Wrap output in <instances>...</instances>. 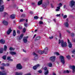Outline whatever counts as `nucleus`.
Instances as JSON below:
<instances>
[{
  "instance_id": "nucleus-3",
  "label": "nucleus",
  "mask_w": 75,
  "mask_h": 75,
  "mask_svg": "<svg viewBox=\"0 0 75 75\" xmlns=\"http://www.w3.org/2000/svg\"><path fill=\"white\" fill-rule=\"evenodd\" d=\"M1 3H3V0H0V5ZM4 10V5L0 6V11H3Z\"/></svg>"
},
{
  "instance_id": "nucleus-11",
  "label": "nucleus",
  "mask_w": 75,
  "mask_h": 75,
  "mask_svg": "<svg viewBox=\"0 0 75 75\" xmlns=\"http://www.w3.org/2000/svg\"><path fill=\"white\" fill-rule=\"evenodd\" d=\"M28 38V37L26 36V37H24L23 38V42L25 43H26L27 42V39Z\"/></svg>"
},
{
  "instance_id": "nucleus-16",
  "label": "nucleus",
  "mask_w": 75,
  "mask_h": 75,
  "mask_svg": "<svg viewBox=\"0 0 75 75\" xmlns=\"http://www.w3.org/2000/svg\"><path fill=\"white\" fill-rule=\"evenodd\" d=\"M23 73L22 72H16L15 75H23Z\"/></svg>"
},
{
  "instance_id": "nucleus-64",
  "label": "nucleus",
  "mask_w": 75,
  "mask_h": 75,
  "mask_svg": "<svg viewBox=\"0 0 75 75\" xmlns=\"http://www.w3.org/2000/svg\"><path fill=\"white\" fill-rule=\"evenodd\" d=\"M67 32L68 33H70V31H69V30H67Z\"/></svg>"
},
{
  "instance_id": "nucleus-42",
  "label": "nucleus",
  "mask_w": 75,
  "mask_h": 75,
  "mask_svg": "<svg viewBox=\"0 0 75 75\" xmlns=\"http://www.w3.org/2000/svg\"><path fill=\"white\" fill-rule=\"evenodd\" d=\"M72 52L73 54H75V49L73 50L72 51Z\"/></svg>"
},
{
  "instance_id": "nucleus-9",
  "label": "nucleus",
  "mask_w": 75,
  "mask_h": 75,
  "mask_svg": "<svg viewBox=\"0 0 75 75\" xmlns=\"http://www.w3.org/2000/svg\"><path fill=\"white\" fill-rule=\"evenodd\" d=\"M67 42L68 43L69 47V48H72V44H71V43L69 41V39H67Z\"/></svg>"
},
{
  "instance_id": "nucleus-8",
  "label": "nucleus",
  "mask_w": 75,
  "mask_h": 75,
  "mask_svg": "<svg viewBox=\"0 0 75 75\" xmlns=\"http://www.w3.org/2000/svg\"><path fill=\"white\" fill-rule=\"evenodd\" d=\"M70 69H72V70L73 73H74L75 72V66H70Z\"/></svg>"
},
{
  "instance_id": "nucleus-15",
  "label": "nucleus",
  "mask_w": 75,
  "mask_h": 75,
  "mask_svg": "<svg viewBox=\"0 0 75 75\" xmlns=\"http://www.w3.org/2000/svg\"><path fill=\"white\" fill-rule=\"evenodd\" d=\"M12 31V30H11V28H9L7 32V34L8 35H9L11 32Z\"/></svg>"
},
{
  "instance_id": "nucleus-29",
  "label": "nucleus",
  "mask_w": 75,
  "mask_h": 75,
  "mask_svg": "<svg viewBox=\"0 0 75 75\" xmlns=\"http://www.w3.org/2000/svg\"><path fill=\"white\" fill-rule=\"evenodd\" d=\"M8 15V14L6 12H4V16H3L4 17H6L5 16H7Z\"/></svg>"
},
{
  "instance_id": "nucleus-36",
  "label": "nucleus",
  "mask_w": 75,
  "mask_h": 75,
  "mask_svg": "<svg viewBox=\"0 0 75 75\" xmlns=\"http://www.w3.org/2000/svg\"><path fill=\"white\" fill-rule=\"evenodd\" d=\"M43 23V22H42V21H40L39 22V24H43V23Z\"/></svg>"
},
{
  "instance_id": "nucleus-31",
  "label": "nucleus",
  "mask_w": 75,
  "mask_h": 75,
  "mask_svg": "<svg viewBox=\"0 0 75 75\" xmlns=\"http://www.w3.org/2000/svg\"><path fill=\"white\" fill-rule=\"evenodd\" d=\"M49 4V1H47L45 3V6H47V5H48Z\"/></svg>"
},
{
  "instance_id": "nucleus-10",
  "label": "nucleus",
  "mask_w": 75,
  "mask_h": 75,
  "mask_svg": "<svg viewBox=\"0 0 75 75\" xmlns=\"http://www.w3.org/2000/svg\"><path fill=\"white\" fill-rule=\"evenodd\" d=\"M64 25L66 27H68L69 24L68 23V19H67V22L64 23Z\"/></svg>"
},
{
  "instance_id": "nucleus-12",
  "label": "nucleus",
  "mask_w": 75,
  "mask_h": 75,
  "mask_svg": "<svg viewBox=\"0 0 75 75\" xmlns=\"http://www.w3.org/2000/svg\"><path fill=\"white\" fill-rule=\"evenodd\" d=\"M23 35H24L23 34H21L20 36L18 37L17 40H21L23 38Z\"/></svg>"
},
{
  "instance_id": "nucleus-1",
  "label": "nucleus",
  "mask_w": 75,
  "mask_h": 75,
  "mask_svg": "<svg viewBox=\"0 0 75 75\" xmlns=\"http://www.w3.org/2000/svg\"><path fill=\"white\" fill-rule=\"evenodd\" d=\"M61 44V46L63 47H66L67 46V44L66 42H65L64 40H59L58 44Z\"/></svg>"
},
{
  "instance_id": "nucleus-22",
  "label": "nucleus",
  "mask_w": 75,
  "mask_h": 75,
  "mask_svg": "<svg viewBox=\"0 0 75 75\" xmlns=\"http://www.w3.org/2000/svg\"><path fill=\"white\" fill-rule=\"evenodd\" d=\"M38 53L40 54H42L44 52V51L42 50H40L38 52Z\"/></svg>"
},
{
  "instance_id": "nucleus-44",
  "label": "nucleus",
  "mask_w": 75,
  "mask_h": 75,
  "mask_svg": "<svg viewBox=\"0 0 75 75\" xmlns=\"http://www.w3.org/2000/svg\"><path fill=\"white\" fill-rule=\"evenodd\" d=\"M25 20V19H22L20 20V22H22V21H24Z\"/></svg>"
},
{
  "instance_id": "nucleus-41",
  "label": "nucleus",
  "mask_w": 75,
  "mask_h": 75,
  "mask_svg": "<svg viewBox=\"0 0 75 75\" xmlns=\"http://www.w3.org/2000/svg\"><path fill=\"white\" fill-rule=\"evenodd\" d=\"M2 58L4 59H6V56H3L2 57Z\"/></svg>"
},
{
  "instance_id": "nucleus-6",
  "label": "nucleus",
  "mask_w": 75,
  "mask_h": 75,
  "mask_svg": "<svg viewBox=\"0 0 75 75\" xmlns=\"http://www.w3.org/2000/svg\"><path fill=\"white\" fill-rule=\"evenodd\" d=\"M16 68L18 69H21L23 68V67H22V66L21 65V64H18L17 65Z\"/></svg>"
},
{
  "instance_id": "nucleus-27",
  "label": "nucleus",
  "mask_w": 75,
  "mask_h": 75,
  "mask_svg": "<svg viewBox=\"0 0 75 75\" xmlns=\"http://www.w3.org/2000/svg\"><path fill=\"white\" fill-rule=\"evenodd\" d=\"M3 52V49L1 48L0 49V53H2Z\"/></svg>"
},
{
  "instance_id": "nucleus-40",
  "label": "nucleus",
  "mask_w": 75,
  "mask_h": 75,
  "mask_svg": "<svg viewBox=\"0 0 75 75\" xmlns=\"http://www.w3.org/2000/svg\"><path fill=\"white\" fill-rule=\"evenodd\" d=\"M25 31H26V29L25 28H24L23 29V32L25 33Z\"/></svg>"
},
{
  "instance_id": "nucleus-5",
  "label": "nucleus",
  "mask_w": 75,
  "mask_h": 75,
  "mask_svg": "<svg viewBox=\"0 0 75 75\" xmlns=\"http://www.w3.org/2000/svg\"><path fill=\"white\" fill-rule=\"evenodd\" d=\"M60 59L61 62H62L63 64H64L65 62V60H64V57L63 56H60Z\"/></svg>"
},
{
  "instance_id": "nucleus-26",
  "label": "nucleus",
  "mask_w": 75,
  "mask_h": 75,
  "mask_svg": "<svg viewBox=\"0 0 75 75\" xmlns=\"http://www.w3.org/2000/svg\"><path fill=\"white\" fill-rule=\"evenodd\" d=\"M41 38L40 36H38L36 38V40H40Z\"/></svg>"
},
{
  "instance_id": "nucleus-4",
  "label": "nucleus",
  "mask_w": 75,
  "mask_h": 75,
  "mask_svg": "<svg viewBox=\"0 0 75 75\" xmlns=\"http://www.w3.org/2000/svg\"><path fill=\"white\" fill-rule=\"evenodd\" d=\"M44 70L45 71L44 72V74L45 75H47L49 73V71L48 70H47V67H45L44 68Z\"/></svg>"
},
{
  "instance_id": "nucleus-63",
  "label": "nucleus",
  "mask_w": 75,
  "mask_h": 75,
  "mask_svg": "<svg viewBox=\"0 0 75 75\" xmlns=\"http://www.w3.org/2000/svg\"><path fill=\"white\" fill-rule=\"evenodd\" d=\"M9 61H13V59H10Z\"/></svg>"
},
{
  "instance_id": "nucleus-62",
  "label": "nucleus",
  "mask_w": 75,
  "mask_h": 75,
  "mask_svg": "<svg viewBox=\"0 0 75 75\" xmlns=\"http://www.w3.org/2000/svg\"><path fill=\"white\" fill-rule=\"evenodd\" d=\"M23 52H26V50H23Z\"/></svg>"
},
{
  "instance_id": "nucleus-46",
  "label": "nucleus",
  "mask_w": 75,
  "mask_h": 75,
  "mask_svg": "<svg viewBox=\"0 0 75 75\" xmlns=\"http://www.w3.org/2000/svg\"><path fill=\"white\" fill-rule=\"evenodd\" d=\"M10 58H11V57H7V59L9 61L10 59Z\"/></svg>"
},
{
  "instance_id": "nucleus-30",
  "label": "nucleus",
  "mask_w": 75,
  "mask_h": 75,
  "mask_svg": "<svg viewBox=\"0 0 75 75\" xmlns=\"http://www.w3.org/2000/svg\"><path fill=\"white\" fill-rule=\"evenodd\" d=\"M7 47L6 45H4V50L6 51L7 50Z\"/></svg>"
},
{
  "instance_id": "nucleus-21",
  "label": "nucleus",
  "mask_w": 75,
  "mask_h": 75,
  "mask_svg": "<svg viewBox=\"0 0 75 75\" xmlns=\"http://www.w3.org/2000/svg\"><path fill=\"white\" fill-rule=\"evenodd\" d=\"M0 42L1 44H4L5 42V40H4L2 39L0 40Z\"/></svg>"
},
{
  "instance_id": "nucleus-51",
  "label": "nucleus",
  "mask_w": 75,
  "mask_h": 75,
  "mask_svg": "<svg viewBox=\"0 0 75 75\" xmlns=\"http://www.w3.org/2000/svg\"><path fill=\"white\" fill-rule=\"evenodd\" d=\"M9 65H10V64H9V63H7L6 64V67H8V66H9Z\"/></svg>"
},
{
  "instance_id": "nucleus-37",
  "label": "nucleus",
  "mask_w": 75,
  "mask_h": 75,
  "mask_svg": "<svg viewBox=\"0 0 75 75\" xmlns=\"http://www.w3.org/2000/svg\"><path fill=\"white\" fill-rule=\"evenodd\" d=\"M34 18L35 20H37V19H38V16H35L34 17Z\"/></svg>"
},
{
  "instance_id": "nucleus-32",
  "label": "nucleus",
  "mask_w": 75,
  "mask_h": 75,
  "mask_svg": "<svg viewBox=\"0 0 75 75\" xmlns=\"http://www.w3.org/2000/svg\"><path fill=\"white\" fill-rule=\"evenodd\" d=\"M48 65L50 67H52V63H50L48 64Z\"/></svg>"
},
{
  "instance_id": "nucleus-54",
  "label": "nucleus",
  "mask_w": 75,
  "mask_h": 75,
  "mask_svg": "<svg viewBox=\"0 0 75 75\" xmlns=\"http://www.w3.org/2000/svg\"><path fill=\"white\" fill-rule=\"evenodd\" d=\"M66 7H67V6L66 5H64L63 6L64 8H66Z\"/></svg>"
},
{
  "instance_id": "nucleus-52",
  "label": "nucleus",
  "mask_w": 75,
  "mask_h": 75,
  "mask_svg": "<svg viewBox=\"0 0 75 75\" xmlns=\"http://www.w3.org/2000/svg\"><path fill=\"white\" fill-rule=\"evenodd\" d=\"M38 72L39 73H40V74L42 73V71L41 70L38 71Z\"/></svg>"
},
{
  "instance_id": "nucleus-23",
  "label": "nucleus",
  "mask_w": 75,
  "mask_h": 75,
  "mask_svg": "<svg viewBox=\"0 0 75 75\" xmlns=\"http://www.w3.org/2000/svg\"><path fill=\"white\" fill-rule=\"evenodd\" d=\"M60 6H57V8L56 9V11H59V10L60 9Z\"/></svg>"
},
{
  "instance_id": "nucleus-2",
  "label": "nucleus",
  "mask_w": 75,
  "mask_h": 75,
  "mask_svg": "<svg viewBox=\"0 0 75 75\" xmlns=\"http://www.w3.org/2000/svg\"><path fill=\"white\" fill-rule=\"evenodd\" d=\"M69 5L71 8H74L75 7V2L74 1H71L69 3Z\"/></svg>"
},
{
  "instance_id": "nucleus-18",
  "label": "nucleus",
  "mask_w": 75,
  "mask_h": 75,
  "mask_svg": "<svg viewBox=\"0 0 75 75\" xmlns=\"http://www.w3.org/2000/svg\"><path fill=\"white\" fill-rule=\"evenodd\" d=\"M43 2V0H41L38 1V6H40V5H41V4H42V3Z\"/></svg>"
},
{
  "instance_id": "nucleus-60",
  "label": "nucleus",
  "mask_w": 75,
  "mask_h": 75,
  "mask_svg": "<svg viewBox=\"0 0 75 75\" xmlns=\"http://www.w3.org/2000/svg\"><path fill=\"white\" fill-rule=\"evenodd\" d=\"M51 6L52 8H54V6L52 5V4H51Z\"/></svg>"
},
{
  "instance_id": "nucleus-38",
  "label": "nucleus",
  "mask_w": 75,
  "mask_h": 75,
  "mask_svg": "<svg viewBox=\"0 0 75 75\" xmlns=\"http://www.w3.org/2000/svg\"><path fill=\"white\" fill-rule=\"evenodd\" d=\"M48 50V47H46L45 49L44 50H43L44 51V52H46Z\"/></svg>"
},
{
  "instance_id": "nucleus-48",
  "label": "nucleus",
  "mask_w": 75,
  "mask_h": 75,
  "mask_svg": "<svg viewBox=\"0 0 75 75\" xmlns=\"http://www.w3.org/2000/svg\"><path fill=\"white\" fill-rule=\"evenodd\" d=\"M22 17H25L26 16V15L25 14H23L22 15Z\"/></svg>"
},
{
  "instance_id": "nucleus-24",
  "label": "nucleus",
  "mask_w": 75,
  "mask_h": 75,
  "mask_svg": "<svg viewBox=\"0 0 75 75\" xmlns=\"http://www.w3.org/2000/svg\"><path fill=\"white\" fill-rule=\"evenodd\" d=\"M15 15H12L11 16H10V18H11L12 19H14V18H15Z\"/></svg>"
},
{
  "instance_id": "nucleus-59",
  "label": "nucleus",
  "mask_w": 75,
  "mask_h": 75,
  "mask_svg": "<svg viewBox=\"0 0 75 75\" xmlns=\"http://www.w3.org/2000/svg\"><path fill=\"white\" fill-rule=\"evenodd\" d=\"M20 11L21 12H23V9H21L20 10Z\"/></svg>"
},
{
  "instance_id": "nucleus-34",
  "label": "nucleus",
  "mask_w": 75,
  "mask_h": 75,
  "mask_svg": "<svg viewBox=\"0 0 75 75\" xmlns=\"http://www.w3.org/2000/svg\"><path fill=\"white\" fill-rule=\"evenodd\" d=\"M54 54L55 55H59V53L58 52H55Z\"/></svg>"
},
{
  "instance_id": "nucleus-13",
  "label": "nucleus",
  "mask_w": 75,
  "mask_h": 75,
  "mask_svg": "<svg viewBox=\"0 0 75 75\" xmlns=\"http://www.w3.org/2000/svg\"><path fill=\"white\" fill-rule=\"evenodd\" d=\"M40 66V64H38L37 65H36V66H33V69H34V70H35V69H37V68H38V67H39Z\"/></svg>"
},
{
  "instance_id": "nucleus-49",
  "label": "nucleus",
  "mask_w": 75,
  "mask_h": 75,
  "mask_svg": "<svg viewBox=\"0 0 75 75\" xmlns=\"http://www.w3.org/2000/svg\"><path fill=\"white\" fill-rule=\"evenodd\" d=\"M52 38H53V36H52L49 37V39H50V40H51V39H52Z\"/></svg>"
},
{
  "instance_id": "nucleus-35",
  "label": "nucleus",
  "mask_w": 75,
  "mask_h": 75,
  "mask_svg": "<svg viewBox=\"0 0 75 75\" xmlns=\"http://www.w3.org/2000/svg\"><path fill=\"white\" fill-rule=\"evenodd\" d=\"M69 72L68 70H65L64 71V73H69Z\"/></svg>"
},
{
  "instance_id": "nucleus-7",
  "label": "nucleus",
  "mask_w": 75,
  "mask_h": 75,
  "mask_svg": "<svg viewBox=\"0 0 75 75\" xmlns=\"http://www.w3.org/2000/svg\"><path fill=\"white\" fill-rule=\"evenodd\" d=\"M50 59L52 62H54L55 60V56H53L50 58Z\"/></svg>"
},
{
  "instance_id": "nucleus-56",
  "label": "nucleus",
  "mask_w": 75,
  "mask_h": 75,
  "mask_svg": "<svg viewBox=\"0 0 75 75\" xmlns=\"http://www.w3.org/2000/svg\"><path fill=\"white\" fill-rule=\"evenodd\" d=\"M1 69H4V67H1Z\"/></svg>"
},
{
  "instance_id": "nucleus-47",
  "label": "nucleus",
  "mask_w": 75,
  "mask_h": 75,
  "mask_svg": "<svg viewBox=\"0 0 75 75\" xmlns=\"http://www.w3.org/2000/svg\"><path fill=\"white\" fill-rule=\"evenodd\" d=\"M56 16L57 17H60V16H61V14H57L56 15Z\"/></svg>"
},
{
  "instance_id": "nucleus-45",
  "label": "nucleus",
  "mask_w": 75,
  "mask_h": 75,
  "mask_svg": "<svg viewBox=\"0 0 75 75\" xmlns=\"http://www.w3.org/2000/svg\"><path fill=\"white\" fill-rule=\"evenodd\" d=\"M71 35L72 37H74V35H75V34L74 33H72L71 34Z\"/></svg>"
},
{
  "instance_id": "nucleus-43",
  "label": "nucleus",
  "mask_w": 75,
  "mask_h": 75,
  "mask_svg": "<svg viewBox=\"0 0 75 75\" xmlns=\"http://www.w3.org/2000/svg\"><path fill=\"white\" fill-rule=\"evenodd\" d=\"M67 15H65L63 16V18H67Z\"/></svg>"
},
{
  "instance_id": "nucleus-58",
  "label": "nucleus",
  "mask_w": 75,
  "mask_h": 75,
  "mask_svg": "<svg viewBox=\"0 0 75 75\" xmlns=\"http://www.w3.org/2000/svg\"><path fill=\"white\" fill-rule=\"evenodd\" d=\"M59 38H61V33L59 34Z\"/></svg>"
},
{
  "instance_id": "nucleus-14",
  "label": "nucleus",
  "mask_w": 75,
  "mask_h": 75,
  "mask_svg": "<svg viewBox=\"0 0 75 75\" xmlns=\"http://www.w3.org/2000/svg\"><path fill=\"white\" fill-rule=\"evenodd\" d=\"M7 73L5 71H0V75H6Z\"/></svg>"
},
{
  "instance_id": "nucleus-33",
  "label": "nucleus",
  "mask_w": 75,
  "mask_h": 75,
  "mask_svg": "<svg viewBox=\"0 0 75 75\" xmlns=\"http://www.w3.org/2000/svg\"><path fill=\"white\" fill-rule=\"evenodd\" d=\"M67 58H68V59H71V57L70 56L68 55L67 56Z\"/></svg>"
},
{
  "instance_id": "nucleus-55",
  "label": "nucleus",
  "mask_w": 75,
  "mask_h": 75,
  "mask_svg": "<svg viewBox=\"0 0 75 75\" xmlns=\"http://www.w3.org/2000/svg\"><path fill=\"white\" fill-rule=\"evenodd\" d=\"M17 33L18 34H19L20 33V31L19 30H17Z\"/></svg>"
},
{
  "instance_id": "nucleus-61",
  "label": "nucleus",
  "mask_w": 75,
  "mask_h": 75,
  "mask_svg": "<svg viewBox=\"0 0 75 75\" xmlns=\"http://www.w3.org/2000/svg\"><path fill=\"white\" fill-rule=\"evenodd\" d=\"M52 75H56V74H55V73L53 72V73Z\"/></svg>"
},
{
  "instance_id": "nucleus-53",
  "label": "nucleus",
  "mask_w": 75,
  "mask_h": 75,
  "mask_svg": "<svg viewBox=\"0 0 75 75\" xmlns=\"http://www.w3.org/2000/svg\"><path fill=\"white\" fill-rule=\"evenodd\" d=\"M24 26L25 27H27V24L26 23H25L24 24Z\"/></svg>"
},
{
  "instance_id": "nucleus-20",
  "label": "nucleus",
  "mask_w": 75,
  "mask_h": 75,
  "mask_svg": "<svg viewBox=\"0 0 75 75\" xmlns=\"http://www.w3.org/2000/svg\"><path fill=\"white\" fill-rule=\"evenodd\" d=\"M33 55H35V59H36L38 58V55L36 54L35 53H34Z\"/></svg>"
},
{
  "instance_id": "nucleus-39",
  "label": "nucleus",
  "mask_w": 75,
  "mask_h": 75,
  "mask_svg": "<svg viewBox=\"0 0 75 75\" xmlns=\"http://www.w3.org/2000/svg\"><path fill=\"white\" fill-rule=\"evenodd\" d=\"M58 6L61 7V6H62V3H59L58 5Z\"/></svg>"
},
{
  "instance_id": "nucleus-25",
  "label": "nucleus",
  "mask_w": 75,
  "mask_h": 75,
  "mask_svg": "<svg viewBox=\"0 0 75 75\" xmlns=\"http://www.w3.org/2000/svg\"><path fill=\"white\" fill-rule=\"evenodd\" d=\"M16 35V30H14L13 33V37H15Z\"/></svg>"
},
{
  "instance_id": "nucleus-19",
  "label": "nucleus",
  "mask_w": 75,
  "mask_h": 75,
  "mask_svg": "<svg viewBox=\"0 0 75 75\" xmlns=\"http://www.w3.org/2000/svg\"><path fill=\"white\" fill-rule=\"evenodd\" d=\"M9 53L10 54H11V55H16V53L13 51L10 52Z\"/></svg>"
},
{
  "instance_id": "nucleus-57",
  "label": "nucleus",
  "mask_w": 75,
  "mask_h": 75,
  "mask_svg": "<svg viewBox=\"0 0 75 75\" xmlns=\"http://www.w3.org/2000/svg\"><path fill=\"white\" fill-rule=\"evenodd\" d=\"M30 13L31 14H33V12L30 11Z\"/></svg>"
},
{
  "instance_id": "nucleus-28",
  "label": "nucleus",
  "mask_w": 75,
  "mask_h": 75,
  "mask_svg": "<svg viewBox=\"0 0 75 75\" xmlns=\"http://www.w3.org/2000/svg\"><path fill=\"white\" fill-rule=\"evenodd\" d=\"M14 50L15 49L14 48H12V47H10L9 48V50H10V51H14Z\"/></svg>"
},
{
  "instance_id": "nucleus-17",
  "label": "nucleus",
  "mask_w": 75,
  "mask_h": 75,
  "mask_svg": "<svg viewBox=\"0 0 75 75\" xmlns=\"http://www.w3.org/2000/svg\"><path fill=\"white\" fill-rule=\"evenodd\" d=\"M2 23L4 25H8V22H7L5 20H4L2 21Z\"/></svg>"
},
{
  "instance_id": "nucleus-50",
  "label": "nucleus",
  "mask_w": 75,
  "mask_h": 75,
  "mask_svg": "<svg viewBox=\"0 0 75 75\" xmlns=\"http://www.w3.org/2000/svg\"><path fill=\"white\" fill-rule=\"evenodd\" d=\"M2 66H4H4H6V64H4V63H2Z\"/></svg>"
}]
</instances>
